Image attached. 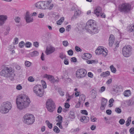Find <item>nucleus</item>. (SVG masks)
<instances>
[{
	"mask_svg": "<svg viewBox=\"0 0 134 134\" xmlns=\"http://www.w3.org/2000/svg\"><path fill=\"white\" fill-rule=\"evenodd\" d=\"M25 18L26 20V22L27 23H29L32 22L33 21V19L32 16L28 12H27L26 13V15Z\"/></svg>",
	"mask_w": 134,
	"mask_h": 134,
	"instance_id": "obj_12",
	"label": "nucleus"
},
{
	"mask_svg": "<svg viewBox=\"0 0 134 134\" xmlns=\"http://www.w3.org/2000/svg\"><path fill=\"white\" fill-rule=\"evenodd\" d=\"M132 31H134V25H131V29L128 30V31L129 32H131Z\"/></svg>",
	"mask_w": 134,
	"mask_h": 134,
	"instance_id": "obj_45",
	"label": "nucleus"
},
{
	"mask_svg": "<svg viewBox=\"0 0 134 134\" xmlns=\"http://www.w3.org/2000/svg\"><path fill=\"white\" fill-rule=\"evenodd\" d=\"M105 88L104 86H102L101 87L100 89L99 90V92L100 93H102L105 90Z\"/></svg>",
	"mask_w": 134,
	"mask_h": 134,
	"instance_id": "obj_54",
	"label": "nucleus"
},
{
	"mask_svg": "<svg viewBox=\"0 0 134 134\" xmlns=\"http://www.w3.org/2000/svg\"><path fill=\"white\" fill-rule=\"evenodd\" d=\"M23 122L27 125L32 124L35 121V118L32 114L27 113L25 115L23 118Z\"/></svg>",
	"mask_w": 134,
	"mask_h": 134,
	"instance_id": "obj_3",
	"label": "nucleus"
},
{
	"mask_svg": "<svg viewBox=\"0 0 134 134\" xmlns=\"http://www.w3.org/2000/svg\"><path fill=\"white\" fill-rule=\"evenodd\" d=\"M53 4H50L49 6L48 7L47 9L51 10L53 8Z\"/></svg>",
	"mask_w": 134,
	"mask_h": 134,
	"instance_id": "obj_62",
	"label": "nucleus"
},
{
	"mask_svg": "<svg viewBox=\"0 0 134 134\" xmlns=\"http://www.w3.org/2000/svg\"><path fill=\"white\" fill-rule=\"evenodd\" d=\"M57 119L56 121L58 122H62L63 120V117L61 115H59L57 117Z\"/></svg>",
	"mask_w": 134,
	"mask_h": 134,
	"instance_id": "obj_34",
	"label": "nucleus"
},
{
	"mask_svg": "<svg viewBox=\"0 0 134 134\" xmlns=\"http://www.w3.org/2000/svg\"><path fill=\"white\" fill-rule=\"evenodd\" d=\"M75 48L76 51L77 52H81L82 51V49L79 47L76 46H75Z\"/></svg>",
	"mask_w": 134,
	"mask_h": 134,
	"instance_id": "obj_44",
	"label": "nucleus"
},
{
	"mask_svg": "<svg viewBox=\"0 0 134 134\" xmlns=\"http://www.w3.org/2000/svg\"><path fill=\"white\" fill-rule=\"evenodd\" d=\"M116 112L118 114L120 113L121 112V109L119 108H115Z\"/></svg>",
	"mask_w": 134,
	"mask_h": 134,
	"instance_id": "obj_49",
	"label": "nucleus"
},
{
	"mask_svg": "<svg viewBox=\"0 0 134 134\" xmlns=\"http://www.w3.org/2000/svg\"><path fill=\"white\" fill-rule=\"evenodd\" d=\"M55 51V48L52 46H50L47 47L46 52L47 55H48L54 52Z\"/></svg>",
	"mask_w": 134,
	"mask_h": 134,
	"instance_id": "obj_11",
	"label": "nucleus"
},
{
	"mask_svg": "<svg viewBox=\"0 0 134 134\" xmlns=\"http://www.w3.org/2000/svg\"><path fill=\"white\" fill-rule=\"evenodd\" d=\"M114 36L112 35H110L109 39V45L111 47L113 45L114 40Z\"/></svg>",
	"mask_w": 134,
	"mask_h": 134,
	"instance_id": "obj_17",
	"label": "nucleus"
},
{
	"mask_svg": "<svg viewBox=\"0 0 134 134\" xmlns=\"http://www.w3.org/2000/svg\"><path fill=\"white\" fill-rule=\"evenodd\" d=\"M48 80L51 83H54L56 81L55 80L54 77L51 75H50L48 77Z\"/></svg>",
	"mask_w": 134,
	"mask_h": 134,
	"instance_id": "obj_25",
	"label": "nucleus"
},
{
	"mask_svg": "<svg viewBox=\"0 0 134 134\" xmlns=\"http://www.w3.org/2000/svg\"><path fill=\"white\" fill-rule=\"evenodd\" d=\"M129 132L131 134H134V127L131 128L129 130Z\"/></svg>",
	"mask_w": 134,
	"mask_h": 134,
	"instance_id": "obj_53",
	"label": "nucleus"
},
{
	"mask_svg": "<svg viewBox=\"0 0 134 134\" xmlns=\"http://www.w3.org/2000/svg\"><path fill=\"white\" fill-rule=\"evenodd\" d=\"M7 18V17L6 15H0V25L3 24Z\"/></svg>",
	"mask_w": 134,
	"mask_h": 134,
	"instance_id": "obj_16",
	"label": "nucleus"
},
{
	"mask_svg": "<svg viewBox=\"0 0 134 134\" xmlns=\"http://www.w3.org/2000/svg\"><path fill=\"white\" fill-rule=\"evenodd\" d=\"M20 19V17L18 16L16 17L15 18V22L17 23H19Z\"/></svg>",
	"mask_w": 134,
	"mask_h": 134,
	"instance_id": "obj_43",
	"label": "nucleus"
},
{
	"mask_svg": "<svg viewBox=\"0 0 134 134\" xmlns=\"http://www.w3.org/2000/svg\"><path fill=\"white\" fill-rule=\"evenodd\" d=\"M84 59H87L90 58L92 57V55L90 53H85L84 54Z\"/></svg>",
	"mask_w": 134,
	"mask_h": 134,
	"instance_id": "obj_26",
	"label": "nucleus"
},
{
	"mask_svg": "<svg viewBox=\"0 0 134 134\" xmlns=\"http://www.w3.org/2000/svg\"><path fill=\"white\" fill-rule=\"evenodd\" d=\"M46 105L48 110L50 112H53L55 109V106L54 103L51 99L47 100Z\"/></svg>",
	"mask_w": 134,
	"mask_h": 134,
	"instance_id": "obj_8",
	"label": "nucleus"
},
{
	"mask_svg": "<svg viewBox=\"0 0 134 134\" xmlns=\"http://www.w3.org/2000/svg\"><path fill=\"white\" fill-rule=\"evenodd\" d=\"M45 3L44 6L46 8V9H47L48 7L49 6V4L51 2V0H49L48 1H44Z\"/></svg>",
	"mask_w": 134,
	"mask_h": 134,
	"instance_id": "obj_24",
	"label": "nucleus"
},
{
	"mask_svg": "<svg viewBox=\"0 0 134 134\" xmlns=\"http://www.w3.org/2000/svg\"><path fill=\"white\" fill-rule=\"evenodd\" d=\"M44 16V14L42 13H39L38 15V17L39 18H43Z\"/></svg>",
	"mask_w": 134,
	"mask_h": 134,
	"instance_id": "obj_61",
	"label": "nucleus"
},
{
	"mask_svg": "<svg viewBox=\"0 0 134 134\" xmlns=\"http://www.w3.org/2000/svg\"><path fill=\"white\" fill-rule=\"evenodd\" d=\"M16 88L18 90H20L22 89V87L20 85H18L16 86Z\"/></svg>",
	"mask_w": 134,
	"mask_h": 134,
	"instance_id": "obj_59",
	"label": "nucleus"
},
{
	"mask_svg": "<svg viewBox=\"0 0 134 134\" xmlns=\"http://www.w3.org/2000/svg\"><path fill=\"white\" fill-rule=\"evenodd\" d=\"M53 130L55 132L57 133H59L60 131L59 129L56 126H55L54 127Z\"/></svg>",
	"mask_w": 134,
	"mask_h": 134,
	"instance_id": "obj_36",
	"label": "nucleus"
},
{
	"mask_svg": "<svg viewBox=\"0 0 134 134\" xmlns=\"http://www.w3.org/2000/svg\"><path fill=\"white\" fill-rule=\"evenodd\" d=\"M12 105L9 102L7 101L3 102L1 107L0 111L2 113H8L12 108Z\"/></svg>",
	"mask_w": 134,
	"mask_h": 134,
	"instance_id": "obj_4",
	"label": "nucleus"
},
{
	"mask_svg": "<svg viewBox=\"0 0 134 134\" xmlns=\"http://www.w3.org/2000/svg\"><path fill=\"white\" fill-rule=\"evenodd\" d=\"M62 107L60 106L59 107L58 109V110H57V113H61V112H62Z\"/></svg>",
	"mask_w": 134,
	"mask_h": 134,
	"instance_id": "obj_57",
	"label": "nucleus"
},
{
	"mask_svg": "<svg viewBox=\"0 0 134 134\" xmlns=\"http://www.w3.org/2000/svg\"><path fill=\"white\" fill-rule=\"evenodd\" d=\"M131 117L130 116L128 118L126 122V125L127 126H128L130 125L131 121Z\"/></svg>",
	"mask_w": 134,
	"mask_h": 134,
	"instance_id": "obj_29",
	"label": "nucleus"
},
{
	"mask_svg": "<svg viewBox=\"0 0 134 134\" xmlns=\"http://www.w3.org/2000/svg\"><path fill=\"white\" fill-rule=\"evenodd\" d=\"M114 91L116 93H118L120 91V89L119 86H117L114 89Z\"/></svg>",
	"mask_w": 134,
	"mask_h": 134,
	"instance_id": "obj_39",
	"label": "nucleus"
},
{
	"mask_svg": "<svg viewBox=\"0 0 134 134\" xmlns=\"http://www.w3.org/2000/svg\"><path fill=\"white\" fill-rule=\"evenodd\" d=\"M81 14V11L79 10H76L75 12L74 16L71 18V19L72 20L75 19H76L77 18V16L80 15Z\"/></svg>",
	"mask_w": 134,
	"mask_h": 134,
	"instance_id": "obj_21",
	"label": "nucleus"
},
{
	"mask_svg": "<svg viewBox=\"0 0 134 134\" xmlns=\"http://www.w3.org/2000/svg\"><path fill=\"white\" fill-rule=\"evenodd\" d=\"M88 76L89 77L91 78H92L93 77V74L91 72H89L88 73Z\"/></svg>",
	"mask_w": 134,
	"mask_h": 134,
	"instance_id": "obj_58",
	"label": "nucleus"
},
{
	"mask_svg": "<svg viewBox=\"0 0 134 134\" xmlns=\"http://www.w3.org/2000/svg\"><path fill=\"white\" fill-rule=\"evenodd\" d=\"M124 94L125 96H129L131 95L130 91L129 90H126L124 92Z\"/></svg>",
	"mask_w": 134,
	"mask_h": 134,
	"instance_id": "obj_27",
	"label": "nucleus"
},
{
	"mask_svg": "<svg viewBox=\"0 0 134 134\" xmlns=\"http://www.w3.org/2000/svg\"><path fill=\"white\" fill-rule=\"evenodd\" d=\"M69 118L70 119H73L75 118V115L73 111H71L70 112Z\"/></svg>",
	"mask_w": 134,
	"mask_h": 134,
	"instance_id": "obj_28",
	"label": "nucleus"
},
{
	"mask_svg": "<svg viewBox=\"0 0 134 134\" xmlns=\"http://www.w3.org/2000/svg\"><path fill=\"white\" fill-rule=\"evenodd\" d=\"M131 6L128 3H123L119 6V10L121 12L125 13L129 12L130 10Z\"/></svg>",
	"mask_w": 134,
	"mask_h": 134,
	"instance_id": "obj_5",
	"label": "nucleus"
},
{
	"mask_svg": "<svg viewBox=\"0 0 134 134\" xmlns=\"http://www.w3.org/2000/svg\"><path fill=\"white\" fill-rule=\"evenodd\" d=\"M95 53L97 55H101L104 57H105L107 54V52L100 47H99L96 50Z\"/></svg>",
	"mask_w": 134,
	"mask_h": 134,
	"instance_id": "obj_10",
	"label": "nucleus"
},
{
	"mask_svg": "<svg viewBox=\"0 0 134 134\" xmlns=\"http://www.w3.org/2000/svg\"><path fill=\"white\" fill-rule=\"evenodd\" d=\"M45 3L44 1L38 2L36 4V6L41 9H45L46 8L44 6Z\"/></svg>",
	"mask_w": 134,
	"mask_h": 134,
	"instance_id": "obj_15",
	"label": "nucleus"
},
{
	"mask_svg": "<svg viewBox=\"0 0 134 134\" xmlns=\"http://www.w3.org/2000/svg\"><path fill=\"white\" fill-rule=\"evenodd\" d=\"M31 43L29 42H27L25 44V46L27 48H29L31 45Z\"/></svg>",
	"mask_w": 134,
	"mask_h": 134,
	"instance_id": "obj_38",
	"label": "nucleus"
},
{
	"mask_svg": "<svg viewBox=\"0 0 134 134\" xmlns=\"http://www.w3.org/2000/svg\"><path fill=\"white\" fill-rule=\"evenodd\" d=\"M69 73L67 70H65L63 71V75L67 77L68 76Z\"/></svg>",
	"mask_w": 134,
	"mask_h": 134,
	"instance_id": "obj_52",
	"label": "nucleus"
},
{
	"mask_svg": "<svg viewBox=\"0 0 134 134\" xmlns=\"http://www.w3.org/2000/svg\"><path fill=\"white\" fill-rule=\"evenodd\" d=\"M65 31V29L63 27H61L59 29V31L61 33H63Z\"/></svg>",
	"mask_w": 134,
	"mask_h": 134,
	"instance_id": "obj_64",
	"label": "nucleus"
},
{
	"mask_svg": "<svg viewBox=\"0 0 134 134\" xmlns=\"http://www.w3.org/2000/svg\"><path fill=\"white\" fill-rule=\"evenodd\" d=\"M46 122L49 128L51 129L52 128V124L50 123L49 121L48 120H46Z\"/></svg>",
	"mask_w": 134,
	"mask_h": 134,
	"instance_id": "obj_35",
	"label": "nucleus"
},
{
	"mask_svg": "<svg viewBox=\"0 0 134 134\" xmlns=\"http://www.w3.org/2000/svg\"><path fill=\"white\" fill-rule=\"evenodd\" d=\"M86 70L84 69L78 70L76 72V76L77 77L81 78L84 77L87 74Z\"/></svg>",
	"mask_w": 134,
	"mask_h": 134,
	"instance_id": "obj_9",
	"label": "nucleus"
},
{
	"mask_svg": "<svg viewBox=\"0 0 134 134\" xmlns=\"http://www.w3.org/2000/svg\"><path fill=\"white\" fill-rule=\"evenodd\" d=\"M92 26H91L88 25L87 24H86V25L85 27V28L86 30L89 32V31H90V30L92 29Z\"/></svg>",
	"mask_w": 134,
	"mask_h": 134,
	"instance_id": "obj_33",
	"label": "nucleus"
},
{
	"mask_svg": "<svg viewBox=\"0 0 134 134\" xmlns=\"http://www.w3.org/2000/svg\"><path fill=\"white\" fill-rule=\"evenodd\" d=\"M64 20V17H62L59 20H58L57 21V24L58 25H60L63 22Z\"/></svg>",
	"mask_w": 134,
	"mask_h": 134,
	"instance_id": "obj_30",
	"label": "nucleus"
},
{
	"mask_svg": "<svg viewBox=\"0 0 134 134\" xmlns=\"http://www.w3.org/2000/svg\"><path fill=\"white\" fill-rule=\"evenodd\" d=\"M71 61L72 62H75L77 61L76 58L75 57H73L71 58Z\"/></svg>",
	"mask_w": 134,
	"mask_h": 134,
	"instance_id": "obj_60",
	"label": "nucleus"
},
{
	"mask_svg": "<svg viewBox=\"0 0 134 134\" xmlns=\"http://www.w3.org/2000/svg\"><path fill=\"white\" fill-rule=\"evenodd\" d=\"M42 88V87L41 85H36L33 88L34 92L37 96L42 97L44 94V91Z\"/></svg>",
	"mask_w": 134,
	"mask_h": 134,
	"instance_id": "obj_7",
	"label": "nucleus"
},
{
	"mask_svg": "<svg viewBox=\"0 0 134 134\" xmlns=\"http://www.w3.org/2000/svg\"><path fill=\"white\" fill-rule=\"evenodd\" d=\"M85 99V95L83 94L80 95V98L79 99V103H83Z\"/></svg>",
	"mask_w": 134,
	"mask_h": 134,
	"instance_id": "obj_19",
	"label": "nucleus"
},
{
	"mask_svg": "<svg viewBox=\"0 0 134 134\" xmlns=\"http://www.w3.org/2000/svg\"><path fill=\"white\" fill-rule=\"evenodd\" d=\"M33 45L36 48H38L39 46L38 42L37 41L34 42Z\"/></svg>",
	"mask_w": 134,
	"mask_h": 134,
	"instance_id": "obj_42",
	"label": "nucleus"
},
{
	"mask_svg": "<svg viewBox=\"0 0 134 134\" xmlns=\"http://www.w3.org/2000/svg\"><path fill=\"white\" fill-rule=\"evenodd\" d=\"M63 44L65 47H66L69 44L67 41H64L63 42Z\"/></svg>",
	"mask_w": 134,
	"mask_h": 134,
	"instance_id": "obj_41",
	"label": "nucleus"
},
{
	"mask_svg": "<svg viewBox=\"0 0 134 134\" xmlns=\"http://www.w3.org/2000/svg\"><path fill=\"white\" fill-rule=\"evenodd\" d=\"M68 53L69 55L71 56L73 54V52L72 49H70L68 51Z\"/></svg>",
	"mask_w": 134,
	"mask_h": 134,
	"instance_id": "obj_48",
	"label": "nucleus"
},
{
	"mask_svg": "<svg viewBox=\"0 0 134 134\" xmlns=\"http://www.w3.org/2000/svg\"><path fill=\"white\" fill-rule=\"evenodd\" d=\"M16 103L18 108L22 110L28 107L30 101L27 96L20 95L16 99Z\"/></svg>",
	"mask_w": 134,
	"mask_h": 134,
	"instance_id": "obj_1",
	"label": "nucleus"
},
{
	"mask_svg": "<svg viewBox=\"0 0 134 134\" xmlns=\"http://www.w3.org/2000/svg\"><path fill=\"white\" fill-rule=\"evenodd\" d=\"M81 113L83 114H84L86 115H88V113L87 111L85 110H81Z\"/></svg>",
	"mask_w": 134,
	"mask_h": 134,
	"instance_id": "obj_50",
	"label": "nucleus"
},
{
	"mask_svg": "<svg viewBox=\"0 0 134 134\" xmlns=\"http://www.w3.org/2000/svg\"><path fill=\"white\" fill-rule=\"evenodd\" d=\"M38 54V52L36 51H34L30 53L32 57L37 56Z\"/></svg>",
	"mask_w": 134,
	"mask_h": 134,
	"instance_id": "obj_31",
	"label": "nucleus"
},
{
	"mask_svg": "<svg viewBox=\"0 0 134 134\" xmlns=\"http://www.w3.org/2000/svg\"><path fill=\"white\" fill-rule=\"evenodd\" d=\"M59 57H60L61 59H63L64 58H66V56L65 54H64L63 53H61L59 54Z\"/></svg>",
	"mask_w": 134,
	"mask_h": 134,
	"instance_id": "obj_37",
	"label": "nucleus"
},
{
	"mask_svg": "<svg viewBox=\"0 0 134 134\" xmlns=\"http://www.w3.org/2000/svg\"><path fill=\"white\" fill-rule=\"evenodd\" d=\"M41 82H42L43 87L44 88H46L47 87L45 81L43 80H42Z\"/></svg>",
	"mask_w": 134,
	"mask_h": 134,
	"instance_id": "obj_55",
	"label": "nucleus"
},
{
	"mask_svg": "<svg viewBox=\"0 0 134 134\" xmlns=\"http://www.w3.org/2000/svg\"><path fill=\"white\" fill-rule=\"evenodd\" d=\"M125 122V120L122 119H121L119 121V123L121 125H123Z\"/></svg>",
	"mask_w": 134,
	"mask_h": 134,
	"instance_id": "obj_56",
	"label": "nucleus"
},
{
	"mask_svg": "<svg viewBox=\"0 0 134 134\" xmlns=\"http://www.w3.org/2000/svg\"><path fill=\"white\" fill-rule=\"evenodd\" d=\"M28 80L31 82H33L34 81V79L32 76L29 77L28 79Z\"/></svg>",
	"mask_w": 134,
	"mask_h": 134,
	"instance_id": "obj_51",
	"label": "nucleus"
},
{
	"mask_svg": "<svg viewBox=\"0 0 134 134\" xmlns=\"http://www.w3.org/2000/svg\"><path fill=\"white\" fill-rule=\"evenodd\" d=\"M89 118L87 116H83L81 117L80 121L85 123L87 122L89 120Z\"/></svg>",
	"mask_w": 134,
	"mask_h": 134,
	"instance_id": "obj_20",
	"label": "nucleus"
},
{
	"mask_svg": "<svg viewBox=\"0 0 134 134\" xmlns=\"http://www.w3.org/2000/svg\"><path fill=\"white\" fill-rule=\"evenodd\" d=\"M107 102V99L102 98L101 100V106L100 107V109L102 110H104L106 107Z\"/></svg>",
	"mask_w": 134,
	"mask_h": 134,
	"instance_id": "obj_13",
	"label": "nucleus"
},
{
	"mask_svg": "<svg viewBox=\"0 0 134 134\" xmlns=\"http://www.w3.org/2000/svg\"><path fill=\"white\" fill-rule=\"evenodd\" d=\"M98 32V30L96 27V26H94L92 27V28L90 31H89L90 32H91L93 34H96Z\"/></svg>",
	"mask_w": 134,
	"mask_h": 134,
	"instance_id": "obj_22",
	"label": "nucleus"
},
{
	"mask_svg": "<svg viewBox=\"0 0 134 134\" xmlns=\"http://www.w3.org/2000/svg\"><path fill=\"white\" fill-rule=\"evenodd\" d=\"M102 12V10L101 8L99 6L96 7L95 8L94 12V13L97 17L100 15V14H101Z\"/></svg>",
	"mask_w": 134,
	"mask_h": 134,
	"instance_id": "obj_14",
	"label": "nucleus"
},
{
	"mask_svg": "<svg viewBox=\"0 0 134 134\" xmlns=\"http://www.w3.org/2000/svg\"><path fill=\"white\" fill-rule=\"evenodd\" d=\"M25 64L26 66L28 67H29L31 65V62L26 61L25 62Z\"/></svg>",
	"mask_w": 134,
	"mask_h": 134,
	"instance_id": "obj_46",
	"label": "nucleus"
},
{
	"mask_svg": "<svg viewBox=\"0 0 134 134\" xmlns=\"http://www.w3.org/2000/svg\"><path fill=\"white\" fill-rule=\"evenodd\" d=\"M109 75V72L108 71H107L102 73L100 75V76L102 77H107Z\"/></svg>",
	"mask_w": 134,
	"mask_h": 134,
	"instance_id": "obj_23",
	"label": "nucleus"
},
{
	"mask_svg": "<svg viewBox=\"0 0 134 134\" xmlns=\"http://www.w3.org/2000/svg\"><path fill=\"white\" fill-rule=\"evenodd\" d=\"M110 68L111 72L113 73H115L116 71V69L113 65H111L110 66Z\"/></svg>",
	"mask_w": 134,
	"mask_h": 134,
	"instance_id": "obj_32",
	"label": "nucleus"
},
{
	"mask_svg": "<svg viewBox=\"0 0 134 134\" xmlns=\"http://www.w3.org/2000/svg\"><path fill=\"white\" fill-rule=\"evenodd\" d=\"M132 48L130 45H126L124 46L122 49L123 55L125 57L130 56L131 54Z\"/></svg>",
	"mask_w": 134,
	"mask_h": 134,
	"instance_id": "obj_6",
	"label": "nucleus"
},
{
	"mask_svg": "<svg viewBox=\"0 0 134 134\" xmlns=\"http://www.w3.org/2000/svg\"><path fill=\"white\" fill-rule=\"evenodd\" d=\"M14 70L11 68H5L0 72V75L6 78H9L11 80L14 79L15 74Z\"/></svg>",
	"mask_w": 134,
	"mask_h": 134,
	"instance_id": "obj_2",
	"label": "nucleus"
},
{
	"mask_svg": "<svg viewBox=\"0 0 134 134\" xmlns=\"http://www.w3.org/2000/svg\"><path fill=\"white\" fill-rule=\"evenodd\" d=\"M18 39L17 38H15L14 39V42H13L14 44H16L18 43Z\"/></svg>",
	"mask_w": 134,
	"mask_h": 134,
	"instance_id": "obj_47",
	"label": "nucleus"
},
{
	"mask_svg": "<svg viewBox=\"0 0 134 134\" xmlns=\"http://www.w3.org/2000/svg\"><path fill=\"white\" fill-rule=\"evenodd\" d=\"M86 24H87L88 25L91 26L92 27L96 26L95 21L93 20H90L88 21Z\"/></svg>",
	"mask_w": 134,
	"mask_h": 134,
	"instance_id": "obj_18",
	"label": "nucleus"
},
{
	"mask_svg": "<svg viewBox=\"0 0 134 134\" xmlns=\"http://www.w3.org/2000/svg\"><path fill=\"white\" fill-rule=\"evenodd\" d=\"M95 61L94 60H89L87 61V63L88 64H92V63L94 62Z\"/></svg>",
	"mask_w": 134,
	"mask_h": 134,
	"instance_id": "obj_63",
	"label": "nucleus"
},
{
	"mask_svg": "<svg viewBox=\"0 0 134 134\" xmlns=\"http://www.w3.org/2000/svg\"><path fill=\"white\" fill-rule=\"evenodd\" d=\"M25 45L24 42L23 41L20 42L19 43V45L20 48L23 47Z\"/></svg>",
	"mask_w": 134,
	"mask_h": 134,
	"instance_id": "obj_40",
	"label": "nucleus"
}]
</instances>
